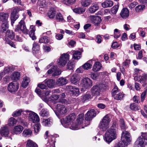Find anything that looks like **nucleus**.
Here are the masks:
<instances>
[{"mask_svg":"<svg viewBox=\"0 0 147 147\" xmlns=\"http://www.w3.org/2000/svg\"><path fill=\"white\" fill-rule=\"evenodd\" d=\"M118 125L116 122L112 123L110 129L106 132L104 139L108 142H110L117 137Z\"/></svg>","mask_w":147,"mask_h":147,"instance_id":"f257e3e1","label":"nucleus"},{"mask_svg":"<svg viewBox=\"0 0 147 147\" xmlns=\"http://www.w3.org/2000/svg\"><path fill=\"white\" fill-rule=\"evenodd\" d=\"M111 119L108 115L105 116L99 124L100 129L102 131H106L109 127Z\"/></svg>","mask_w":147,"mask_h":147,"instance_id":"f03ea898","label":"nucleus"},{"mask_svg":"<svg viewBox=\"0 0 147 147\" xmlns=\"http://www.w3.org/2000/svg\"><path fill=\"white\" fill-rule=\"evenodd\" d=\"M76 117V116L74 113H72L66 117L61 119V122L62 124L65 127H68L69 125L73 122Z\"/></svg>","mask_w":147,"mask_h":147,"instance_id":"7ed1b4c3","label":"nucleus"},{"mask_svg":"<svg viewBox=\"0 0 147 147\" xmlns=\"http://www.w3.org/2000/svg\"><path fill=\"white\" fill-rule=\"evenodd\" d=\"M112 96L114 99L117 100H121L124 97L125 94L115 86L111 92Z\"/></svg>","mask_w":147,"mask_h":147,"instance_id":"20e7f679","label":"nucleus"},{"mask_svg":"<svg viewBox=\"0 0 147 147\" xmlns=\"http://www.w3.org/2000/svg\"><path fill=\"white\" fill-rule=\"evenodd\" d=\"M26 113L29 115V120L33 123H37L40 121L39 117L36 113L31 111L25 110L23 111V114L26 115Z\"/></svg>","mask_w":147,"mask_h":147,"instance_id":"39448f33","label":"nucleus"},{"mask_svg":"<svg viewBox=\"0 0 147 147\" xmlns=\"http://www.w3.org/2000/svg\"><path fill=\"white\" fill-rule=\"evenodd\" d=\"M121 140L125 145H127L131 141V138L129 133L126 131H123L121 134Z\"/></svg>","mask_w":147,"mask_h":147,"instance_id":"423d86ee","label":"nucleus"},{"mask_svg":"<svg viewBox=\"0 0 147 147\" xmlns=\"http://www.w3.org/2000/svg\"><path fill=\"white\" fill-rule=\"evenodd\" d=\"M22 31L24 33L27 34L28 31L27 29L25 24L24 21L21 20L16 26L15 30V31L20 33L19 31Z\"/></svg>","mask_w":147,"mask_h":147,"instance_id":"0eeeda50","label":"nucleus"},{"mask_svg":"<svg viewBox=\"0 0 147 147\" xmlns=\"http://www.w3.org/2000/svg\"><path fill=\"white\" fill-rule=\"evenodd\" d=\"M69 55L68 53H64L61 55L58 61V64L59 65L64 66L69 60Z\"/></svg>","mask_w":147,"mask_h":147,"instance_id":"6e6552de","label":"nucleus"},{"mask_svg":"<svg viewBox=\"0 0 147 147\" xmlns=\"http://www.w3.org/2000/svg\"><path fill=\"white\" fill-rule=\"evenodd\" d=\"M147 142L146 139L141 135L138 137L135 142L134 147H145L147 145Z\"/></svg>","mask_w":147,"mask_h":147,"instance_id":"1a4fd4ad","label":"nucleus"},{"mask_svg":"<svg viewBox=\"0 0 147 147\" xmlns=\"http://www.w3.org/2000/svg\"><path fill=\"white\" fill-rule=\"evenodd\" d=\"M80 84L84 88L88 89L92 86V81L89 78H85L82 79Z\"/></svg>","mask_w":147,"mask_h":147,"instance_id":"9d476101","label":"nucleus"},{"mask_svg":"<svg viewBox=\"0 0 147 147\" xmlns=\"http://www.w3.org/2000/svg\"><path fill=\"white\" fill-rule=\"evenodd\" d=\"M48 74H52L53 76H55L60 75L61 73V70L57 68V66H53L47 71Z\"/></svg>","mask_w":147,"mask_h":147,"instance_id":"9b49d317","label":"nucleus"},{"mask_svg":"<svg viewBox=\"0 0 147 147\" xmlns=\"http://www.w3.org/2000/svg\"><path fill=\"white\" fill-rule=\"evenodd\" d=\"M19 84L16 82H13L9 83L8 85V89L11 92L17 91L19 88Z\"/></svg>","mask_w":147,"mask_h":147,"instance_id":"f8f14e48","label":"nucleus"},{"mask_svg":"<svg viewBox=\"0 0 147 147\" xmlns=\"http://www.w3.org/2000/svg\"><path fill=\"white\" fill-rule=\"evenodd\" d=\"M96 115V113L95 111L93 109H91L88 111L85 114V120L87 121L91 120Z\"/></svg>","mask_w":147,"mask_h":147,"instance_id":"ddd939ff","label":"nucleus"},{"mask_svg":"<svg viewBox=\"0 0 147 147\" xmlns=\"http://www.w3.org/2000/svg\"><path fill=\"white\" fill-rule=\"evenodd\" d=\"M57 111L61 115H65L67 111L66 107L63 105L58 104L56 107Z\"/></svg>","mask_w":147,"mask_h":147,"instance_id":"4468645a","label":"nucleus"},{"mask_svg":"<svg viewBox=\"0 0 147 147\" xmlns=\"http://www.w3.org/2000/svg\"><path fill=\"white\" fill-rule=\"evenodd\" d=\"M18 9L14 8L11 13V24L12 26L14 22L18 19Z\"/></svg>","mask_w":147,"mask_h":147,"instance_id":"2eb2a0df","label":"nucleus"},{"mask_svg":"<svg viewBox=\"0 0 147 147\" xmlns=\"http://www.w3.org/2000/svg\"><path fill=\"white\" fill-rule=\"evenodd\" d=\"M91 92L93 96L100 95V88L98 86H94L91 88Z\"/></svg>","mask_w":147,"mask_h":147,"instance_id":"dca6fc26","label":"nucleus"},{"mask_svg":"<svg viewBox=\"0 0 147 147\" xmlns=\"http://www.w3.org/2000/svg\"><path fill=\"white\" fill-rule=\"evenodd\" d=\"M100 17L98 16H91V22L95 26H98L101 21Z\"/></svg>","mask_w":147,"mask_h":147,"instance_id":"f3484780","label":"nucleus"},{"mask_svg":"<svg viewBox=\"0 0 147 147\" xmlns=\"http://www.w3.org/2000/svg\"><path fill=\"white\" fill-rule=\"evenodd\" d=\"M0 133L2 136L7 137L9 134V130L8 127L5 125L1 127L0 129Z\"/></svg>","mask_w":147,"mask_h":147,"instance_id":"a211bd4d","label":"nucleus"},{"mask_svg":"<svg viewBox=\"0 0 147 147\" xmlns=\"http://www.w3.org/2000/svg\"><path fill=\"white\" fill-rule=\"evenodd\" d=\"M67 86V88L69 89L74 95L76 96L78 95L80 93V91L78 88H76L75 86Z\"/></svg>","mask_w":147,"mask_h":147,"instance_id":"6ab92c4d","label":"nucleus"},{"mask_svg":"<svg viewBox=\"0 0 147 147\" xmlns=\"http://www.w3.org/2000/svg\"><path fill=\"white\" fill-rule=\"evenodd\" d=\"M99 9L98 4L97 3H94L89 8V11L90 13H93L95 12Z\"/></svg>","mask_w":147,"mask_h":147,"instance_id":"aec40b11","label":"nucleus"},{"mask_svg":"<svg viewBox=\"0 0 147 147\" xmlns=\"http://www.w3.org/2000/svg\"><path fill=\"white\" fill-rule=\"evenodd\" d=\"M120 15L122 18L126 19L129 16V11L127 8H123L121 10Z\"/></svg>","mask_w":147,"mask_h":147,"instance_id":"412c9836","label":"nucleus"},{"mask_svg":"<svg viewBox=\"0 0 147 147\" xmlns=\"http://www.w3.org/2000/svg\"><path fill=\"white\" fill-rule=\"evenodd\" d=\"M80 77L78 74H74L71 77L70 81L71 83L76 85L77 83L80 80Z\"/></svg>","mask_w":147,"mask_h":147,"instance_id":"4be33fe9","label":"nucleus"},{"mask_svg":"<svg viewBox=\"0 0 147 147\" xmlns=\"http://www.w3.org/2000/svg\"><path fill=\"white\" fill-rule=\"evenodd\" d=\"M138 81L141 83H143L145 85L146 84L147 80V75L144 74L142 76H140L138 77Z\"/></svg>","mask_w":147,"mask_h":147,"instance_id":"5701e85b","label":"nucleus"},{"mask_svg":"<svg viewBox=\"0 0 147 147\" xmlns=\"http://www.w3.org/2000/svg\"><path fill=\"white\" fill-rule=\"evenodd\" d=\"M9 17V15L7 13L2 12L0 13V21L3 23L8 22L7 19Z\"/></svg>","mask_w":147,"mask_h":147,"instance_id":"b1692460","label":"nucleus"},{"mask_svg":"<svg viewBox=\"0 0 147 147\" xmlns=\"http://www.w3.org/2000/svg\"><path fill=\"white\" fill-rule=\"evenodd\" d=\"M102 6L104 8H107L111 7L113 4V2L110 0H106L102 2Z\"/></svg>","mask_w":147,"mask_h":147,"instance_id":"393cba45","label":"nucleus"},{"mask_svg":"<svg viewBox=\"0 0 147 147\" xmlns=\"http://www.w3.org/2000/svg\"><path fill=\"white\" fill-rule=\"evenodd\" d=\"M73 54V58L75 59L78 60L81 57V53L79 51H71Z\"/></svg>","mask_w":147,"mask_h":147,"instance_id":"a878e982","label":"nucleus"},{"mask_svg":"<svg viewBox=\"0 0 147 147\" xmlns=\"http://www.w3.org/2000/svg\"><path fill=\"white\" fill-rule=\"evenodd\" d=\"M53 119L50 117L48 119H44L42 121V124L45 126H50L53 123Z\"/></svg>","mask_w":147,"mask_h":147,"instance_id":"bb28decb","label":"nucleus"},{"mask_svg":"<svg viewBox=\"0 0 147 147\" xmlns=\"http://www.w3.org/2000/svg\"><path fill=\"white\" fill-rule=\"evenodd\" d=\"M56 14V11L53 8H50L48 13V16L50 18H54Z\"/></svg>","mask_w":147,"mask_h":147,"instance_id":"cd10ccee","label":"nucleus"},{"mask_svg":"<svg viewBox=\"0 0 147 147\" xmlns=\"http://www.w3.org/2000/svg\"><path fill=\"white\" fill-rule=\"evenodd\" d=\"M45 83L49 88L53 87L55 84V81L53 79H49L45 80Z\"/></svg>","mask_w":147,"mask_h":147,"instance_id":"c85d7f7f","label":"nucleus"},{"mask_svg":"<svg viewBox=\"0 0 147 147\" xmlns=\"http://www.w3.org/2000/svg\"><path fill=\"white\" fill-rule=\"evenodd\" d=\"M23 129V127L21 125L16 126L14 127L13 129L14 132L16 134H20L22 132Z\"/></svg>","mask_w":147,"mask_h":147,"instance_id":"c756f323","label":"nucleus"},{"mask_svg":"<svg viewBox=\"0 0 147 147\" xmlns=\"http://www.w3.org/2000/svg\"><path fill=\"white\" fill-rule=\"evenodd\" d=\"M101 67V64L100 62H96L93 65L92 70L95 72L97 71L100 70Z\"/></svg>","mask_w":147,"mask_h":147,"instance_id":"7c9ffc66","label":"nucleus"},{"mask_svg":"<svg viewBox=\"0 0 147 147\" xmlns=\"http://www.w3.org/2000/svg\"><path fill=\"white\" fill-rule=\"evenodd\" d=\"M67 82V80L66 79L63 78H61L58 79L57 81V84L59 86L65 85Z\"/></svg>","mask_w":147,"mask_h":147,"instance_id":"2f4dec72","label":"nucleus"},{"mask_svg":"<svg viewBox=\"0 0 147 147\" xmlns=\"http://www.w3.org/2000/svg\"><path fill=\"white\" fill-rule=\"evenodd\" d=\"M55 19L58 22H63L65 21L62 14L60 13H57L56 15Z\"/></svg>","mask_w":147,"mask_h":147,"instance_id":"473e14b6","label":"nucleus"},{"mask_svg":"<svg viewBox=\"0 0 147 147\" xmlns=\"http://www.w3.org/2000/svg\"><path fill=\"white\" fill-rule=\"evenodd\" d=\"M30 81V79L28 77H24L22 84V86L24 88H26L28 85Z\"/></svg>","mask_w":147,"mask_h":147,"instance_id":"72a5a7b5","label":"nucleus"},{"mask_svg":"<svg viewBox=\"0 0 147 147\" xmlns=\"http://www.w3.org/2000/svg\"><path fill=\"white\" fill-rule=\"evenodd\" d=\"M32 133V130L29 129H25L23 131L22 134L25 137H29L30 136Z\"/></svg>","mask_w":147,"mask_h":147,"instance_id":"f704fd0d","label":"nucleus"},{"mask_svg":"<svg viewBox=\"0 0 147 147\" xmlns=\"http://www.w3.org/2000/svg\"><path fill=\"white\" fill-rule=\"evenodd\" d=\"M49 41V39L47 36H43L41 37L39 39V42L40 43H47Z\"/></svg>","mask_w":147,"mask_h":147,"instance_id":"c9c22d12","label":"nucleus"},{"mask_svg":"<svg viewBox=\"0 0 147 147\" xmlns=\"http://www.w3.org/2000/svg\"><path fill=\"white\" fill-rule=\"evenodd\" d=\"M15 34L12 31L7 30L6 33V36L11 39H14L15 37Z\"/></svg>","mask_w":147,"mask_h":147,"instance_id":"e433bc0d","label":"nucleus"},{"mask_svg":"<svg viewBox=\"0 0 147 147\" xmlns=\"http://www.w3.org/2000/svg\"><path fill=\"white\" fill-rule=\"evenodd\" d=\"M119 126L122 129H126L127 127L123 119H121L119 120Z\"/></svg>","mask_w":147,"mask_h":147,"instance_id":"4c0bfd02","label":"nucleus"},{"mask_svg":"<svg viewBox=\"0 0 147 147\" xmlns=\"http://www.w3.org/2000/svg\"><path fill=\"white\" fill-rule=\"evenodd\" d=\"M27 147H38L36 143L30 140H28L27 141Z\"/></svg>","mask_w":147,"mask_h":147,"instance_id":"58836bf2","label":"nucleus"},{"mask_svg":"<svg viewBox=\"0 0 147 147\" xmlns=\"http://www.w3.org/2000/svg\"><path fill=\"white\" fill-rule=\"evenodd\" d=\"M32 48V51L33 53H36L39 50L40 46L36 42H34L33 44Z\"/></svg>","mask_w":147,"mask_h":147,"instance_id":"ea45409f","label":"nucleus"},{"mask_svg":"<svg viewBox=\"0 0 147 147\" xmlns=\"http://www.w3.org/2000/svg\"><path fill=\"white\" fill-rule=\"evenodd\" d=\"M13 70V69L12 67L8 66L5 67L4 70L2 72L4 74V75H5L6 74L11 72Z\"/></svg>","mask_w":147,"mask_h":147,"instance_id":"a19ab883","label":"nucleus"},{"mask_svg":"<svg viewBox=\"0 0 147 147\" xmlns=\"http://www.w3.org/2000/svg\"><path fill=\"white\" fill-rule=\"evenodd\" d=\"M39 115L42 117H47L49 115V113L47 109H42L40 111Z\"/></svg>","mask_w":147,"mask_h":147,"instance_id":"79ce46f5","label":"nucleus"},{"mask_svg":"<svg viewBox=\"0 0 147 147\" xmlns=\"http://www.w3.org/2000/svg\"><path fill=\"white\" fill-rule=\"evenodd\" d=\"M85 10V9L84 8L78 7L73 9L74 12L78 14L82 13L84 12Z\"/></svg>","mask_w":147,"mask_h":147,"instance_id":"37998d69","label":"nucleus"},{"mask_svg":"<svg viewBox=\"0 0 147 147\" xmlns=\"http://www.w3.org/2000/svg\"><path fill=\"white\" fill-rule=\"evenodd\" d=\"M1 31L2 32H4L5 31L7 30L8 28V22L3 23L1 26Z\"/></svg>","mask_w":147,"mask_h":147,"instance_id":"c03bdc74","label":"nucleus"},{"mask_svg":"<svg viewBox=\"0 0 147 147\" xmlns=\"http://www.w3.org/2000/svg\"><path fill=\"white\" fill-rule=\"evenodd\" d=\"M20 76V73L18 72H14L12 74L11 78L12 80L16 81L18 80Z\"/></svg>","mask_w":147,"mask_h":147,"instance_id":"a18cd8bd","label":"nucleus"},{"mask_svg":"<svg viewBox=\"0 0 147 147\" xmlns=\"http://www.w3.org/2000/svg\"><path fill=\"white\" fill-rule=\"evenodd\" d=\"M130 107L131 110L134 111H137L140 109V106L134 103L131 104L130 105Z\"/></svg>","mask_w":147,"mask_h":147,"instance_id":"49530a36","label":"nucleus"},{"mask_svg":"<svg viewBox=\"0 0 147 147\" xmlns=\"http://www.w3.org/2000/svg\"><path fill=\"white\" fill-rule=\"evenodd\" d=\"M16 120L13 117H11L9 119L8 124L11 126H13L16 123Z\"/></svg>","mask_w":147,"mask_h":147,"instance_id":"de8ad7c7","label":"nucleus"},{"mask_svg":"<svg viewBox=\"0 0 147 147\" xmlns=\"http://www.w3.org/2000/svg\"><path fill=\"white\" fill-rule=\"evenodd\" d=\"M120 31L117 29H115L114 31V37L117 38L121 36Z\"/></svg>","mask_w":147,"mask_h":147,"instance_id":"09e8293b","label":"nucleus"},{"mask_svg":"<svg viewBox=\"0 0 147 147\" xmlns=\"http://www.w3.org/2000/svg\"><path fill=\"white\" fill-rule=\"evenodd\" d=\"M145 6L143 5H139L135 8V10L137 12H141L144 9Z\"/></svg>","mask_w":147,"mask_h":147,"instance_id":"8fccbe9b","label":"nucleus"},{"mask_svg":"<svg viewBox=\"0 0 147 147\" xmlns=\"http://www.w3.org/2000/svg\"><path fill=\"white\" fill-rule=\"evenodd\" d=\"M91 3L90 0H83L81 2L82 5L84 7H87Z\"/></svg>","mask_w":147,"mask_h":147,"instance_id":"3c124183","label":"nucleus"},{"mask_svg":"<svg viewBox=\"0 0 147 147\" xmlns=\"http://www.w3.org/2000/svg\"><path fill=\"white\" fill-rule=\"evenodd\" d=\"M24 111H22V109H20L18 110H17L14 111L12 114L13 116L14 117H16L20 115L22 113V112H23Z\"/></svg>","mask_w":147,"mask_h":147,"instance_id":"603ef678","label":"nucleus"},{"mask_svg":"<svg viewBox=\"0 0 147 147\" xmlns=\"http://www.w3.org/2000/svg\"><path fill=\"white\" fill-rule=\"evenodd\" d=\"M119 7V5H114L112 7L111 9V13L113 14H116L118 11Z\"/></svg>","mask_w":147,"mask_h":147,"instance_id":"864d4df0","label":"nucleus"},{"mask_svg":"<svg viewBox=\"0 0 147 147\" xmlns=\"http://www.w3.org/2000/svg\"><path fill=\"white\" fill-rule=\"evenodd\" d=\"M76 0H63V3L67 5H69L74 3Z\"/></svg>","mask_w":147,"mask_h":147,"instance_id":"5fc2aeb1","label":"nucleus"},{"mask_svg":"<svg viewBox=\"0 0 147 147\" xmlns=\"http://www.w3.org/2000/svg\"><path fill=\"white\" fill-rule=\"evenodd\" d=\"M55 141L53 140H49L48 142L47 143V145L48 147H55Z\"/></svg>","mask_w":147,"mask_h":147,"instance_id":"6e6d98bb","label":"nucleus"},{"mask_svg":"<svg viewBox=\"0 0 147 147\" xmlns=\"http://www.w3.org/2000/svg\"><path fill=\"white\" fill-rule=\"evenodd\" d=\"M40 125L39 124H35L34 126V131L36 133H38L40 129Z\"/></svg>","mask_w":147,"mask_h":147,"instance_id":"4d7b16f0","label":"nucleus"},{"mask_svg":"<svg viewBox=\"0 0 147 147\" xmlns=\"http://www.w3.org/2000/svg\"><path fill=\"white\" fill-rule=\"evenodd\" d=\"M92 98L91 96L89 93H86L83 97V100L84 101L89 100Z\"/></svg>","mask_w":147,"mask_h":147,"instance_id":"13d9d810","label":"nucleus"},{"mask_svg":"<svg viewBox=\"0 0 147 147\" xmlns=\"http://www.w3.org/2000/svg\"><path fill=\"white\" fill-rule=\"evenodd\" d=\"M92 65L90 63L87 62L85 63L83 66V67L85 69L88 70L91 68Z\"/></svg>","mask_w":147,"mask_h":147,"instance_id":"bf43d9fd","label":"nucleus"},{"mask_svg":"<svg viewBox=\"0 0 147 147\" xmlns=\"http://www.w3.org/2000/svg\"><path fill=\"white\" fill-rule=\"evenodd\" d=\"M83 114H80L78 115V117L77 119V121L78 124H80L82 122L83 120Z\"/></svg>","mask_w":147,"mask_h":147,"instance_id":"052dcab7","label":"nucleus"},{"mask_svg":"<svg viewBox=\"0 0 147 147\" xmlns=\"http://www.w3.org/2000/svg\"><path fill=\"white\" fill-rule=\"evenodd\" d=\"M67 69L71 70L74 67V63L73 62H69L67 64Z\"/></svg>","mask_w":147,"mask_h":147,"instance_id":"680f3d73","label":"nucleus"},{"mask_svg":"<svg viewBox=\"0 0 147 147\" xmlns=\"http://www.w3.org/2000/svg\"><path fill=\"white\" fill-rule=\"evenodd\" d=\"M72 124H71V126L69 127V128L73 130H76L78 129V125L79 124H78H78H76L75 123H74L73 122L72 123Z\"/></svg>","mask_w":147,"mask_h":147,"instance_id":"e2e57ef3","label":"nucleus"},{"mask_svg":"<svg viewBox=\"0 0 147 147\" xmlns=\"http://www.w3.org/2000/svg\"><path fill=\"white\" fill-rule=\"evenodd\" d=\"M140 98L138 96H135L133 98V100L136 103H139L140 102Z\"/></svg>","mask_w":147,"mask_h":147,"instance_id":"0e129e2a","label":"nucleus"},{"mask_svg":"<svg viewBox=\"0 0 147 147\" xmlns=\"http://www.w3.org/2000/svg\"><path fill=\"white\" fill-rule=\"evenodd\" d=\"M138 3L136 2H134L129 4L128 5L129 7L131 9L134 8L137 4Z\"/></svg>","mask_w":147,"mask_h":147,"instance_id":"69168bd1","label":"nucleus"},{"mask_svg":"<svg viewBox=\"0 0 147 147\" xmlns=\"http://www.w3.org/2000/svg\"><path fill=\"white\" fill-rule=\"evenodd\" d=\"M146 92L144 91L143 92L141 95V100L142 102H143L146 98Z\"/></svg>","mask_w":147,"mask_h":147,"instance_id":"338daca9","label":"nucleus"},{"mask_svg":"<svg viewBox=\"0 0 147 147\" xmlns=\"http://www.w3.org/2000/svg\"><path fill=\"white\" fill-rule=\"evenodd\" d=\"M97 42L98 43H100L102 41V37L100 35H98L96 37Z\"/></svg>","mask_w":147,"mask_h":147,"instance_id":"774afa93","label":"nucleus"}]
</instances>
